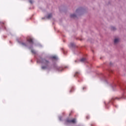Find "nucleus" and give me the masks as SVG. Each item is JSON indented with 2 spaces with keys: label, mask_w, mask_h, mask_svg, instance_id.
<instances>
[{
  "label": "nucleus",
  "mask_w": 126,
  "mask_h": 126,
  "mask_svg": "<svg viewBox=\"0 0 126 126\" xmlns=\"http://www.w3.org/2000/svg\"><path fill=\"white\" fill-rule=\"evenodd\" d=\"M40 63L43 64L41 67L42 69H49V70L51 69V67H50V61L49 60L46 59H41Z\"/></svg>",
  "instance_id": "1"
},
{
  "label": "nucleus",
  "mask_w": 126,
  "mask_h": 126,
  "mask_svg": "<svg viewBox=\"0 0 126 126\" xmlns=\"http://www.w3.org/2000/svg\"><path fill=\"white\" fill-rule=\"evenodd\" d=\"M66 124H75L76 123V120L75 119H73L70 120L69 119H67L65 121Z\"/></svg>",
  "instance_id": "2"
},
{
  "label": "nucleus",
  "mask_w": 126,
  "mask_h": 126,
  "mask_svg": "<svg viewBox=\"0 0 126 126\" xmlns=\"http://www.w3.org/2000/svg\"><path fill=\"white\" fill-rule=\"evenodd\" d=\"M28 42H29V43H30V44H33V39L32 38H31V37H27V39Z\"/></svg>",
  "instance_id": "3"
},
{
  "label": "nucleus",
  "mask_w": 126,
  "mask_h": 126,
  "mask_svg": "<svg viewBox=\"0 0 126 126\" xmlns=\"http://www.w3.org/2000/svg\"><path fill=\"white\" fill-rule=\"evenodd\" d=\"M3 25V26H2L3 28H4L5 29V30H6V27H5V24L4 22H0V25Z\"/></svg>",
  "instance_id": "4"
},
{
  "label": "nucleus",
  "mask_w": 126,
  "mask_h": 126,
  "mask_svg": "<svg viewBox=\"0 0 126 126\" xmlns=\"http://www.w3.org/2000/svg\"><path fill=\"white\" fill-rule=\"evenodd\" d=\"M63 69V68L62 67H59L57 68V70L58 71H62V70Z\"/></svg>",
  "instance_id": "5"
},
{
  "label": "nucleus",
  "mask_w": 126,
  "mask_h": 126,
  "mask_svg": "<svg viewBox=\"0 0 126 126\" xmlns=\"http://www.w3.org/2000/svg\"><path fill=\"white\" fill-rule=\"evenodd\" d=\"M120 41V40L119 39V38H115L114 39V43L115 44H117V43H118V42Z\"/></svg>",
  "instance_id": "6"
},
{
  "label": "nucleus",
  "mask_w": 126,
  "mask_h": 126,
  "mask_svg": "<svg viewBox=\"0 0 126 126\" xmlns=\"http://www.w3.org/2000/svg\"><path fill=\"white\" fill-rule=\"evenodd\" d=\"M52 16H53V15L52 14H49L48 15L47 18L50 19V18H51Z\"/></svg>",
  "instance_id": "7"
},
{
  "label": "nucleus",
  "mask_w": 126,
  "mask_h": 126,
  "mask_svg": "<svg viewBox=\"0 0 126 126\" xmlns=\"http://www.w3.org/2000/svg\"><path fill=\"white\" fill-rule=\"evenodd\" d=\"M85 61H86V59L85 58H82L80 60V62H81V63H84Z\"/></svg>",
  "instance_id": "8"
},
{
  "label": "nucleus",
  "mask_w": 126,
  "mask_h": 126,
  "mask_svg": "<svg viewBox=\"0 0 126 126\" xmlns=\"http://www.w3.org/2000/svg\"><path fill=\"white\" fill-rule=\"evenodd\" d=\"M116 99H118V97H113L111 100V103H113V101H115Z\"/></svg>",
  "instance_id": "9"
},
{
  "label": "nucleus",
  "mask_w": 126,
  "mask_h": 126,
  "mask_svg": "<svg viewBox=\"0 0 126 126\" xmlns=\"http://www.w3.org/2000/svg\"><path fill=\"white\" fill-rule=\"evenodd\" d=\"M76 15L74 14H71L70 17H75Z\"/></svg>",
  "instance_id": "10"
},
{
  "label": "nucleus",
  "mask_w": 126,
  "mask_h": 126,
  "mask_svg": "<svg viewBox=\"0 0 126 126\" xmlns=\"http://www.w3.org/2000/svg\"><path fill=\"white\" fill-rule=\"evenodd\" d=\"M32 54H36V51L34 50H32Z\"/></svg>",
  "instance_id": "11"
},
{
  "label": "nucleus",
  "mask_w": 126,
  "mask_h": 126,
  "mask_svg": "<svg viewBox=\"0 0 126 126\" xmlns=\"http://www.w3.org/2000/svg\"><path fill=\"white\" fill-rule=\"evenodd\" d=\"M111 30H116V28H115L114 27H112Z\"/></svg>",
  "instance_id": "12"
},
{
  "label": "nucleus",
  "mask_w": 126,
  "mask_h": 126,
  "mask_svg": "<svg viewBox=\"0 0 126 126\" xmlns=\"http://www.w3.org/2000/svg\"><path fill=\"white\" fill-rule=\"evenodd\" d=\"M22 45L23 46H27L26 43H24V42L22 43Z\"/></svg>",
  "instance_id": "13"
},
{
  "label": "nucleus",
  "mask_w": 126,
  "mask_h": 126,
  "mask_svg": "<svg viewBox=\"0 0 126 126\" xmlns=\"http://www.w3.org/2000/svg\"><path fill=\"white\" fill-rule=\"evenodd\" d=\"M52 59H54V60H57V57L56 56H53Z\"/></svg>",
  "instance_id": "14"
},
{
  "label": "nucleus",
  "mask_w": 126,
  "mask_h": 126,
  "mask_svg": "<svg viewBox=\"0 0 126 126\" xmlns=\"http://www.w3.org/2000/svg\"><path fill=\"white\" fill-rule=\"evenodd\" d=\"M78 73H79L78 72H76L75 73V74L74 76H75V75H77V74H78Z\"/></svg>",
  "instance_id": "15"
},
{
  "label": "nucleus",
  "mask_w": 126,
  "mask_h": 126,
  "mask_svg": "<svg viewBox=\"0 0 126 126\" xmlns=\"http://www.w3.org/2000/svg\"><path fill=\"white\" fill-rule=\"evenodd\" d=\"M84 89H86V88L85 87H84L83 88V90H84Z\"/></svg>",
  "instance_id": "16"
},
{
  "label": "nucleus",
  "mask_w": 126,
  "mask_h": 126,
  "mask_svg": "<svg viewBox=\"0 0 126 126\" xmlns=\"http://www.w3.org/2000/svg\"><path fill=\"white\" fill-rule=\"evenodd\" d=\"M30 2L31 3H32V0H30Z\"/></svg>",
  "instance_id": "17"
},
{
  "label": "nucleus",
  "mask_w": 126,
  "mask_h": 126,
  "mask_svg": "<svg viewBox=\"0 0 126 126\" xmlns=\"http://www.w3.org/2000/svg\"><path fill=\"white\" fill-rule=\"evenodd\" d=\"M71 91H72V90H71L70 91V92H71Z\"/></svg>",
  "instance_id": "18"
}]
</instances>
